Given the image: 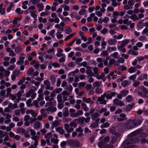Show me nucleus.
I'll return each mask as SVG.
<instances>
[{
	"label": "nucleus",
	"mask_w": 148,
	"mask_h": 148,
	"mask_svg": "<svg viewBox=\"0 0 148 148\" xmlns=\"http://www.w3.org/2000/svg\"><path fill=\"white\" fill-rule=\"evenodd\" d=\"M144 20L140 21L138 22V27L139 28H143V22L144 21Z\"/></svg>",
	"instance_id": "nucleus-37"
},
{
	"label": "nucleus",
	"mask_w": 148,
	"mask_h": 148,
	"mask_svg": "<svg viewBox=\"0 0 148 148\" xmlns=\"http://www.w3.org/2000/svg\"><path fill=\"white\" fill-rule=\"evenodd\" d=\"M59 125V122L57 120H55L54 122H53L52 123V125L54 127H56L57 126Z\"/></svg>",
	"instance_id": "nucleus-57"
},
{
	"label": "nucleus",
	"mask_w": 148,
	"mask_h": 148,
	"mask_svg": "<svg viewBox=\"0 0 148 148\" xmlns=\"http://www.w3.org/2000/svg\"><path fill=\"white\" fill-rule=\"evenodd\" d=\"M133 99L132 96L131 95L127 96L125 98V100L128 102H130Z\"/></svg>",
	"instance_id": "nucleus-13"
},
{
	"label": "nucleus",
	"mask_w": 148,
	"mask_h": 148,
	"mask_svg": "<svg viewBox=\"0 0 148 148\" xmlns=\"http://www.w3.org/2000/svg\"><path fill=\"white\" fill-rule=\"evenodd\" d=\"M65 32L67 34H69L70 33L72 32V31L71 29L69 27H67V28L65 30Z\"/></svg>",
	"instance_id": "nucleus-19"
},
{
	"label": "nucleus",
	"mask_w": 148,
	"mask_h": 148,
	"mask_svg": "<svg viewBox=\"0 0 148 148\" xmlns=\"http://www.w3.org/2000/svg\"><path fill=\"white\" fill-rule=\"evenodd\" d=\"M25 77H23L22 78V79L20 80V81L18 82V85H22L24 82H25Z\"/></svg>",
	"instance_id": "nucleus-39"
},
{
	"label": "nucleus",
	"mask_w": 148,
	"mask_h": 148,
	"mask_svg": "<svg viewBox=\"0 0 148 148\" xmlns=\"http://www.w3.org/2000/svg\"><path fill=\"white\" fill-rule=\"evenodd\" d=\"M77 14L75 12H73L70 14V16L72 18H74L76 17Z\"/></svg>",
	"instance_id": "nucleus-59"
},
{
	"label": "nucleus",
	"mask_w": 148,
	"mask_h": 148,
	"mask_svg": "<svg viewBox=\"0 0 148 148\" xmlns=\"http://www.w3.org/2000/svg\"><path fill=\"white\" fill-rule=\"evenodd\" d=\"M118 53L117 52H114L113 53L111 54L110 56L111 57H113L114 58H117V56L118 55Z\"/></svg>",
	"instance_id": "nucleus-50"
},
{
	"label": "nucleus",
	"mask_w": 148,
	"mask_h": 148,
	"mask_svg": "<svg viewBox=\"0 0 148 148\" xmlns=\"http://www.w3.org/2000/svg\"><path fill=\"white\" fill-rule=\"evenodd\" d=\"M135 105L134 103H132L130 104H129L126 107V109L127 111H130L132 109L133 107Z\"/></svg>",
	"instance_id": "nucleus-7"
},
{
	"label": "nucleus",
	"mask_w": 148,
	"mask_h": 148,
	"mask_svg": "<svg viewBox=\"0 0 148 148\" xmlns=\"http://www.w3.org/2000/svg\"><path fill=\"white\" fill-rule=\"evenodd\" d=\"M115 62V60L114 59H112L109 61V66H111V65H112Z\"/></svg>",
	"instance_id": "nucleus-51"
},
{
	"label": "nucleus",
	"mask_w": 148,
	"mask_h": 148,
	"mask_svg": "<svg viewBox=\"0 0 148 148\" xmlns=\"http://www.w3.org/2000/svg\"><path fill=\"white\" fill-rule=\"evenodd\" d=\"M29 131L31 132L30 134L32 136H34L36 134V132L34 130L31 129H30Z\"/></svg>",
	"instance_id": "nucleus-55"
},
{
	"label": "nucleus",
	"mask_w": 148,
	"mask_h": 148,
	"mask_svg": "<svg viewBox=\"0 0 148 148\" xmlns=\"http://www.w3.org/2000/svg\"><path fill=\"white\" fill-rule=\"evenodd\" d=\"M130 18L132 20H139V19L138 17L136 16V15L135 14H132L130 16Z\"/></svg>",
	"instance_id": "nucleus-29"
},
{
	"label": "nucleus",
	"mask_w": 148,
	"mask_h": 148,
	"mask_svg": "<svg viewBox=\"0 0 148 148\" xmlns=\"http://www.w3.org/2000/svg\"><path fill=\"white\" fill-rule=\"evenodd\" d=\"M143 115L145 116H148V110H146L143 111Z\"/></svg>",
	"instance_id": "nucleus-64"
},
{
	"label": "nucleus",
	"mask_w": 148,
	"mask_h": 148,
	"mask_svg": "<svg viewBox=\"0 0 148 148\" xmlns=\"http://www.w3.org/2000/svg\"><path fill=\"white\" fill-rule=\"evenodd\" d=\"M32 102V100L31 99H28L26 102V103L28 107L32 106V105H31L30 104Z\"/></svg>",
	"instance_id": "nucleus-52"
},
{
	"label": "nucleus",
	"mask_w": 148,
	"mask_h": 148,
	"mask_svg": "<svg viewBox=\"0 0 148 148\" xmlns=\"http://www.w3.org/2000/svg\"><path fill=\"white\" fill-rule=\"evenodd\" d=\"M21 50L22 48L20 45L18 46L15 48V51L17 54L20 53Z\"/></svg>",
	"instance_id": "nucleus-12"
},
{
	"label": "nucleus",
	"mask_w": 148,
	"mask_h": 148,
	"mask_svg": "<svg viewBox=\"0 0 148 148\" xmlns=\"http://www.w3.org/2000/svg\"><path fill=\"white\" fill-rule=\"evenodd\" d=\"M107 110V109L106 108H102L99 111V112L100 114L102 113L103 112H106Z\"/></svg>",
	"instance_id": "nucleus-62"
},
{
	"label": "nucleus",
	"mask_w": 148,
	"mask_h": 148,
	"mask_svg": "<svg viewBox=\"0 0 148 148\" xmlns=\"http://www.w3.org/2000/svg\"><path fill=\"white\" fill-rule=\"evenodd\" d=\"M24 63V60H19L16 63L18 65H23Z\"/></svg>",
	"instance_id": "nucleus-54"
},
{
	"label": "nucleus",
	"mask_w": 148,
	"mask_h": 148,
	"mask_svg": "<svg viewBox=\"0 0 148 148\" xmlns=\"http://www.w3.org/2000/svg\"><path fill=\"white\" fill-rule=\"evenodd\" d=\"M129 91L128 90H124L121 92V93L122 95L123 96L125 97L129 93Z\"/></svg>",
	"instance_id": "nucleus-16"
},
{
	"label": "nucleus",
	"mask_w": 148,
	"mask_h": 148,
	"mask_svg": "<svg viewBox=\"0 0 148 148\" xmlns=\"http://www.w3.org/2000/svg\"><path fill=\"white\" fill-rule=\"evenodd\" d=\"M130 39H125L122 41V43L120 46H118V49H120L121 48H123L126 46V45L130 42Z\"/></svg>",
	"instance_id": "nucleus-4"
},
{
	"label": "nucleus",
	"mask_w": 148,
	"mask_h": 148,
	"mask_svg": "<svg viewBox=\"0 0 148 148\" xmlns=\"http://www.w3.org/2000/svg\"><path fill=\"white\" fill-rule=\"evenodd\" d=\"M30 128L29 127L28 128V130L27 131H25V132L24 134V136L25 138H29L30 137V136L29 134V132H30L29 131Z\"/></svg>",
	"instance_id": "nucleus-23"
},
{
	"label": "nucleus",
	"mask_w": 148,
	"mask_h": 148,
	"mask_svg": "<svg viewBox=\"0 0 148 148\" xmlns=\"http://www.w3.org/2000/svg\"><path fill=\"white\" fill-rule=\"evenodd\" d=\"M120 12L118 11H114L113 12V16H112L115 19H117V16H119Z\"/></svg>",
	"instance_id": "nucleus-17"
},
{
	"label": "nucleus",
	"mask_w": 148,
	"mask_h": 148,
	"mask_svg": "<svg viewBox=\"0 0 148 148\" xmlns=\"http://www.w3.org/2000/svg\"><path fill=\"white\" fill-rule=\"evenodd\" d=\"M31 117L30 116L28 115H26L25 116V117L24 118V121H28L30 119Z\"/></svg>",
	"instance_id": "nucleus-60"
},
{
	"label": "nucleus",
	"mask_w": 148,
	"mask_h": 148,
	"mask_svg": "<svg viewBox=\"0 0 148 148\" xmlns=\"http://www.w3.org/2000/svg\"><path fill=\"white\" fill-rule=\"evenodd\" d=\"M15 12L18 14L20 15L22 14L23 13V11H21L20 8H17Z\"/></svg>",
	"instance_id": "nucleus-28"
},
{
	"label": "nucleus",
	"mask_w": 148,
	"mask_h": 148,
	"mask_svg": "<svg viewBox=\"0 0 148 148\" xmlns=\"http://www.w3.org/2000/svg\"><path fill=\"white\" fill-rule=\"evenodd\" d=\"M103 140V142H105L106 143L107 142H108L110 140L109 136H106L104 138Z\"/></svg>",
	"instance_id": "nucleus-49"
},
{
	"label": "nucleus",
	"mask_w": 148,
	"mask_h": 148,
	"mask_svg": "<svg viewBox=\"0 0 148 148\" xmlns=\"http://www.w3.org/2000/svg\"><path fill=\"white\" fill-rule=\"evenodd\" d=\"M86 73L87 74L89 75L90 76H92L94 75V73L91 70H90L88 71H86Z\"/></svg>",
	"instance_id": "nucleus-61"
},
{
	"label": "nucleus",
	"mask_w": 148,
	"mask_h": 148,
	"mask_svg": "<svg viewBox=\"0 0 148 148\" xmlns=\"http://www.w3.org/2000/svg\"><path fill=\"white\" fill-rule=\"evenodd\" d=\"M75 131L78 132H83V130L81 126H79L78 128L76 129Z\"/></svg>",
	"instance_id": "nucleus-46"
},
{
	"label": "nucleus",
	"mask_w": 148,
	"mask_h": 148,
	"mask_svg": "<svg viewBox=\"0 0 148 148\" xmlns=\"http://www.w3.org/2000/svg\"><path fill=\"white\" fill-rule=\"evenodd\" d=\"M59 17L63 21H65L66 20H67L69 21H70V18L68 17H66L64 19L63 18V16H59Z\"/></svg>",
	"instance_id": "nucleus-47"
},
{
	"label": "nucleus",
	"mask_w": 148,
	"mask_h": 148,
	"mask_svg": "<svg viewBox=\"0 0 148 148\" xmlns=\"http://www.w3.org/2000/svg\"><path fill=\"white\" fill-rule=\"evenodd\" d=\"M43 94L42 93L39 94L38 95V97L37 98V100L39 101L42 100L43 99Z\"/></svg>",
	"instance_id": "nucleus-43"
},
{
	"label": "nucleus",
	"mask_w": 148,
	"mask_h": 148,
	"mask_svg": "<svg viewBox=\"0 0 148 148\" xmlns=\"http://www.w3.org/2000/svg\"><path fill=\"white\" fill-rule=\"evenodd\" d=\"M61 32H58L56 33V36L58 39H60L62 38L63 35L62 34H60Z\"/></svg>",
	"instance_id": "nucleus-31"
},
{
	"label": "nucleus",
	"mask_w": 148,
	"mask_h": 148,
	"mask_svg": "<svg viewBox=\"0 0 148 148\" xmlns=\"http://www.w3.org/2000/svg\"><path fill=\"white\" fill-rule=\"evenodd\" d=\"M110 124L108 122H106L102 124L101 126L100 127L101 128L108 127L110 125Z\"/></svg>",
	"instance_id": "nucleus-20"
},
{
	"label": "nucleus",
	"mask_w": 148,
	"mask_h": 148,
	"mask_svg": "<svg viewBox=\"0 0 148 148\" xmlns=\"http://www.w3.org/2000/svg\"><path fill=\"white\" fill-rule=\"evenodd\" d=\"M62 89L61 88H56L53 91H54L56 93H59L62 91Z\"/></svg>",
	"instance_id": "nucleus-30"
},
{
	"label": "nucleus",
	"mask_w": 148,
	"mask_h": 148,
	"mask_svg": "<svg viewBox=\"0 0 148 148\" xmlns=\"http://www.w3.org/2000/svg\"><path fill=\"white\" fill-rule=\"evenodd\" d=\"M117 42V41L112 40V39H109L108 41V43L110 45H115Z\"/></svg>",
	"instance_id": "nucleus-8"
},
{
	"label": "nucleus",
	"mask_w": 148,
	"mask_h": 148,
	"mask_svg": "<svg viewBox=\"0 0 148 148\" xmlns=\"http://www.w3.org/2000/svg\"><path fill=\"white\" fill-rule=\"evenodd\" d=\"M128 81L127 80H125L122 82L121 85L123 87H125L128 85Z\"/></svg>",
	"instance_id": "nucleus-22"
},
{
	"label": "nucleus",
	"mask_w": 148,
	"mask_h": 148,
	"mask_svg": "<svg viewBox=\"0 0 148 148\" xmlns=\"http://www.w3.org/2000/svg\"><path fill=\"white\" fill-rule=\"evenodd\" d=\"M101 53L102 54V55L104 57H106L108 55V51H102Z\"/></svg>",
	"instance_id": "nucleus-63"
},
{
	"label": "nucleus",
	"mask_w": 148,
	"mask_h": 148,
	"mask_svg": "<svg viewBox=\"0 0 148 148\" xmlns=\"http://www.w3.org/2000/svg\"><path fill=\"white\" fill-rule=\"evenodd\" d=\"M110 59V57H107L106 58V60L104 59V60L103 61L104 65L105 66H107L108 64V60Z\"/></svg>",
	"instance_id": "nucleus-42"
},
{
	"label": "nucleus",
	"mask_w": 148,
	"mask_h": 148,
	"mask_svg": "<svg viewBox=\"0 0 148 148\" xmlns=\"http://www.w3.org/2000/svg\"><path fill=\"white\" fill-rule=\"evenodd\" d=\"M18 20V18L17 17H15L12 22L13 23L14 25L16 24Z\"/></svg>",
	"instance_id": "nucleus-56"
},
{
	"label": "nucleus",
	"mask_w": 148,
	"mask_h": 148,
	"mask_svg": "<svg viewBox=\"0 0 148 148\" xmlns=\"http://www.w3.org/2000/svg\"><path fill=\"white\" fill-rule=\"evenodd\" d=\"M67 144L72 148H78L80 146L79 142L76 140L70 139L67 141Z\"/></svg>",
	"instance_id": "nucleus-2"
},
{
	"label": "nucleus",
	"mask_w": 148,
	"mask_h": 148,
	"mask_svg": "<svg viewBox=\"0 0 148 148\" xmlns=\"http://www.w3.org/2000/svg\"><path fill=\"white\" fill-rule=\"evenodd\" d=\"M34 128L36 130L38 129L40 127L41 123L38 121H36L34 124Z\"/></svg>",
	"instance_id": "nucleus-11"
},
{
	"label": "nucleus",
	"mask_w": 148,
	"mask_h": 148,
	"mask_svg": "<svg viewBox=\"0 0 148 148\" xmlns=\"http://www.w3.org/2000/svg\"><path fill=\"white\" fill-rule=\"evenodd\" d=\"M108 32V29L106 28H104L100 31V32L103 34H105Z\"/></svg>",
	"instance_id": "nucleus-45"
},
{
	"label": "nucleus",
	"mask_w": 148,
	"mask_h": 148,
	"mask_svg": "<svg viewBox=\"0 0 148 148\" xmlns=\"http://www.w3.org/2000/svg\"><path fill=\"white\" fill-rule=\"evenodd\" d=\"M147 77V73H143L140 76H139L138 79L140 80H143L144 79H146Z\"/></svg>",
	"instance_id": "nucleus-6"
},
{
	"label": "nucleus",
	"mask_w": 148,
	"mask_h": 148,
	"mask_svg": "<svg viewBox=\"0 0 148 148\" xmlns=\"http://www.w3.org/2000/svg\"><path fill=\"white\" fill-rule=\"evenodd\" d=\"M67 143L66 141H63L61 142L60 146L61 148H66V145Z\"/></svg>",
	"instance_id": "nucleus-24"
},
{
	"label": "nucleus",
	"mask_w": 148,
	"mask_h": 148,
	"mask_svg": "<svg viewBox=\"0 0 148 148\" xmlns=\"http://www.w3.org/2000/svg\"><path fill=\"white\" fill-rule=\"evenodd\" d=\"M34 71V69L33 68H29V69L28 70L27 72V74H28L29 75H31L32 74Z\"/></svg>",
	"instance_id": "nucleus-27"
},
{
	"label": "nucleus",
	"mask_w": 148,
	"mask_h": 148,
	"mask_svg": "<svg viewBox=\"0 0 148 148\" xmlns=\"http://www.w3.org/2000/svg\"><path fill=\"white\" fill-rule=\"evenodd\" d=\"M99 97L98 99V101L100 102V103L101 104H106V101L103 99H99Z\"/></svg>",
	"instance_id": "nucleus-34"
},
{
	"label": "nucleus",
	"mask_w": 148,
	"mask_h": 148,
	"mask_svg": "<svg viewBox=\"0 0 148 148\" xmlns=\"http://www.w3.org/2000/svg\"><path fill=\"white\" fill-rule=\"evenodd\" d=\"M129 143L130 142L128 140L126 139L122 143V144L121 146L122 147H124L126 145H129Z\"/></svg>",
	"instance_id": "nucleus-25"
},
{
	"label": "nucleus",
	"mask_w": 148,
	"mask_h": 148,
	"mask_svg": "<svg viewBox=\"0 0 148 148\" xmlns=\"http://www.w3.org/2000/svg\"><path fill=\"white\" fill-rule=\"evenodd\" d=\"M128 71L129 73H131L135 72L136 70L134 67H132L128 69Z\"/></svg>",
	"instance_id": "nucleus-32"
},
{
	"label": "nucleus",
	"mask_w": 148,
	"mask_h": 148,
	"mask_svg": "<svg viewBox=\"0 0 148 148\" xmlns=\"http://www.w3.org/2000/svg\"><path fill=\"white\" fill-rule=\"evenodd\" d=\"M13 74L15 75L16 76H17L18 77H19V76L22 74V73L19 71L16 70H14L13 71Z\"/></svg>",
	"instance_id": "nucleus-21"
},
{
	"label": "nucleus",
	"mask_w": 148,
	"mask_h": 148,
	"mask_svg": "<svg viewBox=\"0 0 148 148\" xmlns=\"http://www.w3.org/2000/svg\"><path fill=\"white\" fill-rule=\"evenodd\" d=\"M64 111L63 112V115L64 117H66L69 115V113L68 109L66 107H65L64 108Z\"/></svg>",
	"instance_id": "nucleus-14"
},
{
	"label": "nucleus",
	"mask_w": 148,
	"mask_h": 148,
	"mask_svg": "<svg viewBox=\"0 0 148 148\" xmlns=\"http://www.w3.org/2000/svg\"><path fill=\"white\" fill-rule=\"evenodd\" d=\"M38 7L39 8L38 9V11L40 12L42 11L43 9L44 6L42 3H40L38 4L37 5Z\"/></svg>",
	"instance_id": "nucleus-18"
},
{
	"label": "nucleus",
	"mask_w": 148,
	"mask_h": 148,
	"mask_svg": "<svg viewBox=\"0 0 148 148\" xmlns=\"http://www.w3.org/2000/svg\"><path fill=\"white\" fill-rule=\"evenodd\" d=\"M57 110L56 107L50 106L47 108V110L51 113L55 112Z\"/></svg>",
	"instance_id": "nucleus-10"
},
{
	"label": "nucleus",
	"mask_w": 148,
	"mask_h": 148,
	"mask_svg": "<svg viewBox=\"0 0 148 148\" xmlns=\"http://www.w3.org/2000/svg\"><path fill=\"white\" fill-rule=\"evenodd\" d=\"M29 12L31 13V16L34 19H35V18L37 19L36 17L37 16V15L36 13H34V12H32V11L30 10Z\"/></svg>",
	"instance_id": "nucleus-33"
},
{
	"label": "nucleus",
	"mask_w": 148,
	"mask_h": 148,
	"mask_svg": "<svg viewBox=\"0 0 148 148\" xmlns=\"http://www.w3.org/2000/svg\"><path fill=\"white\" fill-rule=\"evenodd\" d=\"M50 79L53 84H55L56 82V79L53 75H52L50 77Z\"/></svg>",
	"instance_id": "nucleus-26"
},
{
	"label": "nucleus",
	"mask_w": 148,
	"mask_h": 148,
	"mask_svg": "<svg viewBox=\"0 0 148 148\" xmlns=\"http://www.w3.org/2000/svg\"><path fill=\"white\" fill-rule=\"evenodd\" d=\"M98 125V124L96 123H95L93 122L91 123L89 127H92V128H95Z\"/></svg>",
	"instance_id": "nucleus-58"
},
{
	"label": "nucleus",
	"mask_w": 148,
	"mask_h": 148,
	"mask_svg": "<svg viewBox=\"0 0 148 148\" xmlns=\"http://www.w3.org/2000/svg\"><path fill=\"white\" fill-rule=\"evenodd\" d=\"M83 100L87 103H89L91 101V99L90 98L87 99L85 98H84Z\"/></svg>",
	"instance_id": "nucleus-38"
},
{
	"label": "nucleus",
	"mask_w": 148,
	"mask_h": 148,
	"mask_svg": "<svg viewBox=\"0 0 148 148\" xmlns=\"http://www.w3.org/2000/svg\"><path fill=\"white\" fill-rule=\"evenodd\" d=\"M51 143H54L56 144H57L58 143V140L54 138H52L51 139Z\"/></svg>",
	"instance_id": "nucleus-36"
},
{
	"label": "nucleus",
	"mask_w": 148,
	"mask_h": 148,
	"mask_svg": "<svg viewBox=\"0 0 148 148\" xmlns=\"http://www.w3.org/2000/svg\"><path fill=\"white\" fill-rule=\"evenodd\" d=\"M106 143L103 142V140H101L99 142L98 144V147L99 148H110V147L109 145H105Z\"/></svg>",
	"instance_id": "nucleus-5"
},
{
	"label": "nucleus",
	"mask_w": 148,
	"mask_h": 148,
	"mask_svg": "<svg viewBox=\"0 0 148 148\" xmlns=\"http://www.w3.org/2000/svg\"><path fill=\"white\" fill-rule=\"evenodd\" d=\"M57 101L58 103L62 102V96L60 95H58L57 96Z\"/></svg>",
	"instance_id": "nucleus-35"
},
{
	"label": "nucleus",
	"mask_w": 148,
	"mask_h": 148,
	"mask_svg": "<svg viewBox=\"0 0 148 148\" xmlns=\"http://www.w3.org/2000/svg\"><path fill=\"white\" fill-rule=\"evenodd\" d=\"M92 85L91 84H87L86 86V89L87 90H88L92 88Z\"/></svg>",
	"instance_id": "nucleus-48"
},
{
	"label": "nucleus",
	"mask_w": 148,
	"mask_h": 148,
	"mask_svg": "<svg viewBox=\"0 0 148 148\" xmlns=\"http://www.w3.org/2000/svg\"><path fill=\"white\" fill-rule=\"evenodd\" d=\"M116 94V92H111L110 94H107L106 96V99H111L112 98V97L114 96Z\"/></svg>",
	"instance_id": "nucleus-9"
},
{
	"label": "nucleus",
	"mask_w": 148,
	"mask_h": 148,
	"mask_svg": "<svg viewBox=\"0 0 148 148\" xmlns=\"http://www.w3.org/2000/svg\"><path fill=\"white\" fill-rule=\"evenodd\" d=\"M64 6V9L65 11H68L69 10L70 7L66 5H62V8H63Z\"/></svg>",
	"instance_id": "nucleus-40"
},
{
	"label": "nucleus",
	"mask_w": 148,
	"mask_h": 148,
	"mask_svg": "<svg viewBox=\"0 0 148 148\" xmlns=\"http://www.w3.org/2000/svg\"><path fill=\"white\" fill-rule=\"evenodd\" d=\"M117 140V138L115 136L112 137L111 142L112 143H114L116 142Z\"/></svg>",
	"instance_id": "nucleus-53"
},
{
	"label": "nucleus",
	"mask_w": 148,
	"mask_h": 148,
	"mask_svg": "<svg viewBox=\"0 0 148 148\" xmlns=\"http://www.w3.org/2000/svg\"><path fill=\"white\" fill-rule=\"evenodd\" d=\"M143 120L142 119L135 118L133 119L127 120L124 123V127L127 130H130L137 127L142 123Z\"/></svg>",
	"instance_id": "nucleus-1"
},
{
	"label": "nucleus",
	"mask_w": 148,
	"mask_h": 148,
	"mask_svg": "<svg viewBox=\"0 0 148 148\" xmlns=\"http://www.w3.org/2000/svg\"><path fill=\"white\" fill-rule=\"evenodd\" d=\"M75 119V121L77 123H79L80 125L82 127L84 126V117L82 116Z\"/></svg>",
	"instance_id": "nucleus-3"
},
{
	"label": "nucleus",
	"mask_w": 148,
	"mask_h": 148,
	"mask_svg": "<svg viewBox=\"0 0 148 148\" xmlns=\"http://www.w3.org/2000/svg\"><path fill=\"white\" fill-rule=\"evenodd\" d=\"M16 130L18 132L22 134H24L25 132V130L22 127H19L16 129Z\"/></svg>",
	"instance_id": "nucleus-15"
},
{
	"label": "nucleus",
	"mask_w": 148,
	"mask_h": 148,
	"mask_svg": "<svg viewBox=\"0 0 148 148\" xmlns=\"http://www.w3.org/2000/svg\"><path fill=\"white\" fill-rule=\"evenodd\" d=\"M95 92L96 93H98V94H100L102 92V89L98 87L97 88L95 89Z\"/></svg>",
	"instance_id": "nucleus-44"
},
{
	"label": "nucleus",
	"mask_w": 148,
	"mask_h": 148,
	"mask_svg": "<svg viewBox=\"0 0 148 148\" xmlns=\"http://www.w3.org/2000/svg\"><path fill=\"white\" fill-rule=\"evenodd\" d=\"M141 89L143 92L145 93L146 94H147L148 92V89L143 86H142L141 88Z\"/></svg>",
	"instance_id": "nucleus-41"
}]
</instances>
